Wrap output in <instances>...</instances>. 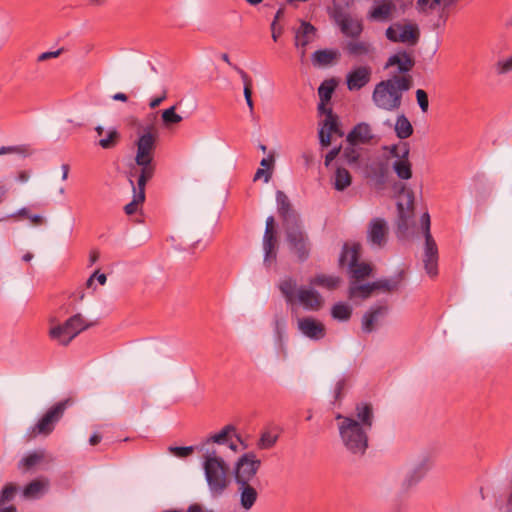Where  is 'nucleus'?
Listing matches in <instances>:
<instances>
[{"label":"nucleus","instance_id":"aec40b11","mask_svg":"<svg viewBox=\"0 0 512 512\" xmlns=\"http://www.w3.org/2000/svg\"><path fill=\"white\" fill-rule=\"evenodd\" d=\"M341 32L349 38L357 39L363 32V24L359 19L353 18L348 13H340L335 17Z\"/></svg>","mask_w":512,"mask_h":512},{"label":"nucleus","instance_id":"a18cd8bd","mask_svg":"<svg viewBox=\"0 0 512 512\" xmlns=\"http://www.w3.org/2000/svg\"><path fill=\"white\" fill-rule=\"evenodd\" d=\"M43 457V453L32 452L21 460L20 465L26 469H31L39 464L43 460Z\"/></svg>","mask_w":512,"mask_h":512},{"label":"nucleus","instance_id":"13d9d810","mask_svg":"<svg viewBox=\"0 0 512 512\" xmlns=\"http://www.w3.org/2000/svg\"><path fill=\"white\" fill-rule=\"evenodd\" d=\"M345 387H346L345 379H341L336 383L335 389H334V398L336 401L341 400V398L343 397V391H344Z\"/></svg>","mask_w":512,"mask_h":512},{"label":"nucleus","instance_id":"4be33fe9","mask_svg":"<svg viewBox=\"0 0 512 512\" xmlns=\"http://www.w3.org/2000/svg\"><path fill=\"white\" fill-rule=\"evenodd\" d=\"M235 436L238 441H241L240 436L236 434V428L234 425H226L224 426L221 431L218 433H215L213 435H210L205 442L202 445V450L204 449V446L210 443H216L219 445H228V447L233 450L237 451V444L231 441L232 437Z\"/></svg>","mask_w":512,"mask_h":512},{"label":"nucleus","instance_id":"39448f33","mask_svg":"<svg viewBox=\"0 0 512 512\" xmlns=\"http://www.w3.org/2000/svg\"><path fill=\"white\" fill-rule=\"evenodd\" d=\"M285 232V240L292 254L298 261L305 262L310 257L311 241L307 232L304 230L302 221L299 220L293 224L283 226Z\"/></svg>","mask_w":512,"mask_h":512},{"label":"nucleus","instance_id":"20e7f679","mask_svg":"<svg viewBox=\"0 0 512 512\" xmlns=\"http://www.w3.org/2000/svg\"><path fill=\"white\" fill-rule=\"evenodd\" d=\"M278 288L289 305H294L298 300L308 311H319L324 305L323 297L313 288L300 287L297 289V294H295L297 281L292 277L282 279Z\"/></svg>","mask_w":512,"mask_h":512},{"label":"nucleus","instance_id":"680f3d73","mask_svg":"<svg viewBox=\"0 0 512 512\" xmlns=\"http://www.w3.org/2000/svg\"><path fill=\"white\" fill-rule=\"evenodd\" d=\"M340 151H341V147H335L333 148L332 150H330L326 156H325V166L328 167L331 162L336 158L338 157V155L340 154Z\"/></svg>","mask_w":512,"mask_h":512},{"label":"nucleus","instance_id":"0e129e2a","mask_svg":"<svg viewBox=\"0 0 512 512\" xmlns=\"http://www.w3.org/2000/svg\"><path fill=\"white\" fill-rule=\"evenodd\" d=\"M271 175H272L271 171H268V170H264V169L259 168V169L256 171V173H255V175H254V179H253V180H254V181H257V180H259L260 178L264 177V182H266V183H267V182H269V180L271 179Z\"/></svg>","mask_w":512,"mask_h":512},{"label":"nucleus","instance_id":"c9c22d12","mask_svg":"<svg viewBox=\"0 0 512 512\" xmlns=\"http://www.w3.org/2000/svg\"><path fill=\"white\" fill-rule=\"evenodd\" d=\"M376 290L375 281L367 284L351 283L349 287V298L367 299L371 296L372 292Z\"/></svg>","mask_w":512,"mask_h":512},{"label":"nucleus","instance_id":"de8ad7c7","mask_svg":"<svg viewBox=\"0 0 512 512\" xmlns=\"http://www.w3.org/2000/svg\"><path fill=\"white\" fill-rule=\"evenodd\" d=\"M355 145H351L349 144V146H347L342 155H341V158L344 159V161L348 164H355L358 162V159L360 157V154L359 152L356 150V148L354 147Z\"/></svg>","mask_w":512,"mask_h":512},{"label":"nucleus","instance_id":"0eeeda50","mask_svg":"<svg viewBox=\"0 0 512 512\" xmlns=\"http://www.w3.org/2000/svg\"><path fill=\"white\" fill-rule=\"evenodd\" d=\"M72 404L73 400L71 398H66L54 404L44 413L38 422L30 428L29 435L31 437L50 435L54 431L56 424L63 417L66 409Z\"/></svg>","mask_w":512,"mask_h":512},{"label":"nucleus","instance_id":"4468645a","mask_svg":"<svg viewBox=\"0 0 512 512\" xmlns=\"http://www.w3.org/2000/svg\"><path fill=\"white\" fill-rule=\"evenodd\" d=\"M389 236L388 222L381 217L372 218L366 229L367 243L373 247L382 249L386 246Z\"/></svg>","mask_w":512,"mask_h":512},{"label":"nucleus","instance_id":"774afa93","mask_svg":"<svg viewBox=\"0 0 512 512\" xmlns=\"http://www.w3.org/2000/svg\"><path fill=\"white\" fill-rule=\"evenodd\" d=\"M186 512H213L212 510L204 509L202 505L198 503L191 504Z\"/></svg>","mask_w":512,"mask_h":512},{"label":"nucleus","instance_id":"f3484780","mask_svg":"<svg viewBox=\"0 0 512 512\" xmlns=\"http://www.w3.org/2000/svg\"><path fill=\"white\" fill-rule=\"evenodd\" d=\"M371 76L372 68L370 66H357L346 75L347 88L350 91H358L370 82Z\"/></svg>","mask_w":512,"mask_h":512},{"label":"nucleus","instance_id":"ddd939ff","mask_svg":"<svg viewBox=\"0 0 512 512\" xmlns=\"http://www.w3.org/2000/svg\"><path fill=\"white\" fill-rule=\"evenodd\" d=\"M277 230L275 227V220L273 216L266 219V227L263 235V265L270 268L277 260Z\"/></svg>","mask_w":512,"mask_h":512},{"label":"nucleus","instance_id":"052dcab7","mask_svg":"<svg viewBox=\"0 0 512 512\" xmlns=\"http://www.w3.org/2000/svg\"><path fill=\"white\" fill-rule=\"evenodd\" d=\"M459 0H432L430 4V9H435L438 5H442L443 9L448 8L454 4H456Z\"/></svg>","mask_w":512,"mask_h":512},{"label":"nucleus","instance_id":"a19ab883","mask_svg":"<svg viewBox=\"0 0 512 512\" xmlns=\"http://www.w3.org/2000/svg\"><path fill=\"white\" fill-rule=\"evenodd\" d=\"M176 106H172L162 111L161 118L162 122L166 127L180 123L183 118L181 115L175 112Z\"/></svg>","mask_w":512,"mask_h":512},{"label":"nucleus","instance_id":"37998d69","mask_svg":"<svg viewBox=\"0 0 512 512\" xmlns=\"http://www.w3.org/2000/svg\"><path fill=\"white\" fill-rule=\"evenodd\" d=\"M18 492V486L14 483H7L0 493V504L12 501Z\"/></svg>","mask_w":512,"mask_h":512},{"label":"nucleus","instance_id":"473e14b6","mask_svg":"<svg viewBox=\"0 0 512 512\" xmlns=\"http://www.w3.org/2000/svg\"><path fill=\"white\" fill-rule=\"evenodd\" d=\"M356 420L363 425L364 428L370 430L373 425L374 413L373 407L370 403L361 402L355 407Z\"/></svg>","mask_w":512,"mask_h":512},{"label":"nucleus","instance_id":"2f4dec72","mask_svg":"<svg viewBox=\"0 0 512 512\" xmlns=\"http://www.w3.org/2000/svg\"><path fill=\"white\" fill-rule=\"evenodd\" d=\"M405 279V271L400 270L396 275L391 278H383L375 281L376 290H383L387 293L398 291L402 282Z\"/></svg>","mask_w":512,"mask_h":512},{"label":"nucleus","instance_id":"8fccbe9b","mask_svg":"<svg viewBox=\"0 0 512 512\" xmlns=\"http://www.w3.org/2000/svg\"><path fill=\"white\" fill-rule=\"evenodd\" d=\"M168 451L178 458H186L193 453L194 447L193 446H184V447L170 446L168 448Z\"/></svg>","mask_w":512,"mask_h":512},{"label":"nucleus","instance_id":"cd10ccee","mask_svg":"<svg viewBox=\"0 0 512 512\" xmlns=\"http://www.w3.org/2000/svg\"><path fill=\"white\" fill-rule=\"evenodd\" d=\"M431 468V461L428 458L421 460L405 477L404 485L409 488L417 484Z\"/></svg>","mask_w":512,"mask_h":512},{"label":"nucleus","instance_id":"e2e57ef3","mask_svg":"<svg viewBox=\"0 0 512 512\" xmlns=\"http://www.w3.org/2000/svg\"><path fill=\"white\" fill-rule=\"evenodd\" d=\"M166 98H167V91L164 90L160 96L154 97L150 100L149 107L151 109L157 108Z\"/></svg>","mask_w":512,"mask_h":512},{"label":"nucleus","instance_id":"9d476101","mask_svg":"<svg viewBox=\"0 0 512 512\" xmlns=\"http://www.w3.org/2000/svg\"><path fill=\"white\" fill-rule=\"evenodd\" d=\"M386 38L393 43H403L415 46L420 39V30L417 24L395 22L385 31Z\"/></svg>","mask_w":512,"mask_h":512},{"label":"nucleus","instance_id":"393cba45","mask_svg":"<svg viewBox=\"0 0 512 512\" xmlns=\"http://www.w3.org/2000/svg\"><path fill=\"white\" fill-rule=\"evenodd\" d=\"M388 174L389 164L384 160L374 161L367 168L368 177L378 187H382L386 183Z\"/></svg>","mask_w":512,"mask_h":512},{"label":"nucleus","instance_id":"4c0bfd02","mask_svg":"<svg viewBox=\"0 0 512 512\" xmlns=\"http://www.w3.org/2000/svg\"><path fill=\"white\" fill-rule=\"evenodd\" d=\"M352 183V176L350 172L343 168V167H337L335 174H334V180H333V186L337 191H343L347 187H349Z\"/></svg>","mask_w":512,"mask_h":512},{"label":"nucleus","instance_id":"f03ea898","mask_svg":"<svg viewBox=\"0 0 512 512\" xmlns=\"http://www.w3.org/2000/svg\"><path fill=\"white\" fill-rule=\"evenodd\" d=\"M203 458L205 478L211 495L219 497L230 484L229 466L222 457L217 455L215 449H206Z\"/></svg>","mask_w":512,"mask_h":512},{"label":"nucleus","instance_id":"79ce46f5","mask_svg":"<svg viewBox=\"0 0 512 512\" xmlns=\"http://www.w3.org/2000/svg\"><path fill=\"white\" fill-rule=\"evenodd\" d=\"M129 182L133 190V200L127 205H125L124 211L127 215H132L137 211L138 205L143 203L145 199L139 198V191L136 189L134 181L132 179H129Z\"/></svg>","mask_w":512,"mask_h":512},{"label":"nucleus","instance_id":"49530a36","mask_svg":"<svg viewBox=\"0 0 512 512\" xmlns=\"http://www.w3.org/2000/svg\"><path fill=\"white\" fill-rule=\"evenodd\" d=\"M322 128L331 134L339 132L338 117L333 113V111H328V117H326Z\"/></svg>","mask_w":512,"mask_h":512},{"label":"nucleus","instance_id":"bb28decb","mask_svg":"<svg viewBox=\"0 0 512 512\" xmlns=\"http://www.w3.org/2000/svg\"><path fill=\"white\" fill-rule=\"evenodd\" d=\"M317 29L310 22L300 21V26L295 29V46L307 47L316 37Z\"/></svg>","mask_w":512,"mask_h":512},{"label":"nucleus","instance_id":"69168bd1","mask_svg":"<svg viewBox=\"0 0 512 512\" xmlns=\"http://www.w3.org/2000/svg\"><path fill=\"white\" fill-rule=\"evenodd\" d=\"M61 54V49L57 50V51H53V52H44L42 54H40L38 56V61L39 62H42V61H46L48 59H51V58H56L58 57L59 55Z\"/></svg>","mask_w":512,"mask_h":512},{"label":"nucleus","instance_id":"6e6d98bb","mask_svg":"<svg viewBox=\"0 0 512 512\" xmlns=\"http://www.w3.org/2000/svg\"><path fill=\"white\" fill-rule=\"evenodd\" d=\"M420 223H421V228H422L423 235H424V236H426V235H432V234H431V231H430V227H431V220H430V215H429V213H428V212H424V213L421 215Z\"/></svg>","mask_w":512,"mask_h":512},{"label":"nucleus","instance_id":"a211bd4d","mask_svg":"<svg viewBox=\"0 0 512 512\" xmlns=\"http://www.w3.org/2000/svg\"><path fill=\"white\" fill-rule=\"evenodd\" d=\"M424 246V267L430 277L438 275V247L432 235H426Z\"/></svg>","mask_w":512,"mask_h":512},{"label":"nucleus","instance_id":"7c9ffc66","mask_svg":"<svg viewBox=\"0 0 512 512\" xmlns=\"http://www.w3.org/2000/svg\"><path fill=\"white\" fill-rule=\"evenodd\" d=\"M340 54L334 49H320L315 51L311 56L312 64L316 67H325L333 64Z\"/></svg>","mask_w":512,"mask_h":512},{"label":"nucleus","instance_id":"1a4fd4ad","mask_svg":"<svg viewBox=\"0 0 512 512\" xmlns=\"http://www.w3.org/2000/svg\"><path fill=\"white\" fill-rule=\"evenodd\" d=\"M349 256V272L351 274V278L356 281H360L369 277L372 273V266L365 262H359L360 257V245L353 244L352 247H349L347 243L343 245L342 252L339 257V264L341 266L347 261V257Z\"/></svg>","mask_w":512,"mask_h":512},{"label":"nucleus","instance_id":"338daca9","mask_svg":"<svg viewBox=\"0 0 512 512\" xmlns=\"http://www.w3.org/2000/svg\"><path fill=\"white\" fill-rule=\"evenodd\" d=\"M270 28H271V32H272V34H271L272 39L275 42H277L280 35L282 34V27L277 28V24L275 23V21H272Z\"/></svg>","mask_w":512,"mask_h":512},{"label":"nucleus","instance_id":"f257e3e1","mask_svg":"<svg viewBox=\"0 0 512 512\" xmlns=\"http://www.w3.org/2000/svg\"><path fill=\"white\" fill-rule=\"evenodd\" d=\"M412 86V76H389L375 85L372 100L382 110L396 111L402 105L403 93L409 91Z\"/></svg>","mask_w":512,"mask_h":512},{"label":"nucleus","instance_id":"3c124183","mask_svg":"<svg viewBox=\"0 0 512 512\" xmlns=\"http://www.w3.org/2000/svg\"><path fill=\"white\" fill-rule=\"evenodd\" d=\"M8 153H19L24 156L29 155V149L26 145L21 146H2L0 147V155H5Z\"/></svg>","mask_w":512,"mask_h":512},{"label":"nucleus","instance_id":"bf43d9fd","mask_svg":"<svg viewBox=\"0 0 512 512\" xmlns=\"http://www.w3.org/2000/svg\"><path fill=\"white\" fill-rule=\"evenodd\" d=\"M319 141L321 146H329L331 144V133L325 131L324 128H321L319 131Z\"/></svg>","mask_w":512,"mask_h":512},{"label":"nucleus","instance_id":"6ab92c4d","mask_svg":"<svg viewBox=\"0 0 512 512\" xmlns=\"http://www.w3.org/2000/svg\"><path fill=\"white\" fill-rule=\"evenodd\" d=\"M298 329L311 340H321L326 335L325 325L313 317H302L298 319Z\"/></svg>","mask_w":512,"mask_h":512},{"label":"nucleus","instance_id":"864d4df0","mask_svg":"<svg viewBox=\"0 0 512 512\" xmlns=\"http://www.w3.org/2000/svg\"><path fill=\"white\" fill-rule=\"evenodd\" d=\"M416 100H417V103H418L421 111L423 113H426L429 108L428 94L424 90L418 89L416 91Z\"/></svg>","mask_w":512,"mask_h":512},{"label":"nucleus","instance_id":"ea45409f","mask_svg":"<svg viewBox=\"0 0 512 512\" xmlns=\"http://www.w3.org/2000/svg\"><path fill=\"white\" fill-rule=\"evenodd\" d=\"M121 141V134L116 128L107 131L106 136L99 140V146L103 149H113Z\"/></svg>","mask_w":512,"mask_h":512},{"label":"nucleus","instance_id":"603ef678","mask_svg":"<svg viewBox=\"0 0 512 512\" xmlns=\"http://www.w3.org/2000/svg\"><path fill=\"white\" fill-rule=\"evenodd\" d=\"M43 489V484L38 481L34 480L30 482L24 489V496L26 497H34L36 496L41 490Z\"/></svg>","mask_w":512,"mask_h":512},{"label":"nucleus","instance_id":"58836bf2","mask_svg":"<svg viewBox=\"0 0 512 512\" xmlns=\"http://www.w3.org/2000/svg\"><path fill=\"white\" fill-rule=\"evenodd\" d=\"M331 315L338 321H348L352 315V308L347 303L338 302L332 306Z\"/></svg>","mask_w":512,"mask_h":512},{"label":"nucleus","instance_id":"423d86ee","mask_svg":"<svg viewBox=\"0 0 512 512\" xmlns=\"http://www.w3.org/2000/svg\"><path fill=\"white\" fill-rule=\"evenodd\" d=\"M94 323H88L80 314H74L63 324L52 327L49 331L51 339L58 341L61 345L67 346L82 331L92 327Z\"/></svg>","mask_w":512,"mask_h":512},{"label":"nucleus","instance_id":"7ed1b4c3","mask_svg":"<svg viewBox=\"0 0 512 512\" xmlns=\"http://www.w3.org/2000/svg\"><path fill=\"white\" fill-rule=\"evenodd\" d=\"M336 419L340 420L338 429L339 435L345 448L354 455L362 456L368 448V435L363 427L354 417L337 414Z\"/></svg>","mask_w":512,"mask_h":512},{"label":"nucleus","instance_id":"6e6552de","mask_svg":"<svg viewBox=\"0 0 512 512\" xmlns=\"http://www.w3.org/2000/svg\"><path fill=\"white\" fill-rule=\"evenodd\" d=\"M414 211V192L402 185L397 202L396 234L398 238H404L409 230V220Z\"/></svg>","mask_w":512,"mask_h":512},{"label":"nucleus","instance_id":"412c9836","mask_svg":"<svg viewBox=\"0 0 512 512\" xmlns=\"http://www.w3.org/2000/svg\"><path fill=\"white\" fill-rule=\"evenodd\" d=\"M276 202L278 214L282 219L283 226L301 220L299 214L293 209L288 196L283 191L278 190L276 192Z\"/></svg>","mask_w":512,"mask_h":512},{"label":"nucleus","instance_id":"2eb2a0df","mask_svg":"<svg viewBox=\"0 0 512 512\" xmlns=\"http://www.w3.org/2000/svg\"><path fill=\"white\" fill-rule=\"evenodd\" d=\"M157 137V132L152 131V128L150 127H148L146 131L139 136L136 142V164H146L149 163V161H153V152L156 148Z\"/></svg>","mask_w":512,"mask_h":512},{"label":"nucleus","instance_id":"a878e982","mask_svg":"<svg viewBox=\"0 0 512 512\" xmlns=\"http://www.w3.org/2000/svg\"><path fill=\"white\" fill-rule=\"evenodd\" d=\"M373 139L369 124L362 122L357 124L347 135L346 140L351 145L366 144Z\"/></svg>","mask_w":512,"mask_h":512},{"label":"nucleus","instance_id":"c03bdc74","mask_svg":"<svg viewBox=\"0 0 512 512\" xmlns=\"http://www.w3.org/2000/svg\"><path fill=\"white\" fill-rule=\"evenodd\" d=\"M335 86L333 82H323L318 87V95L320 98V101L322 102H330L332 94L334 92Z\"/></svg>","mask_w":512,"mask_h":512},{"label":"nucleus","instance_id":"c756f323","mask_svg":"<svg viewBox=\"0 0 512 512\" xmlns=\"http://www.w3.org/2000/svg\"><path fill=\"white\" fill-rule=\"evenodd\" d=\"M345 51L352 57H364L371 56L375 49L373 45L367 41H348L345 45Z\"/></svg>","mask_w":512,"mask_h":512},{"label":"nucleus","instance_id":"5fc2aeb1","mask_svg":"<svg viewBox=\"0 0 512 512\" xmlns=\"http://www.w3.org/2000/svg\"><path fill=\"white\" fill-rule=\"evenodd\" d=\"M233 68L241 76V79H242L243 84H244V93H246V89H248L249 91H252V79L249 77V75L243 69L238 67L237 65H234Z\"/></svg>","mask_w":512,"mask_h":512},{"label":"nucleus","instance_id":"dca6fc26","mask_svg":"<svg viewBox=\"0 0 512 512\" xmlns=\"http://www.w3.org/2000/svg\"><path fill=\"white\" fill-rule=\"evenodd\" d=\"M389 306L387 303L373 305L362 317V330L364 333H371L376 329L379 321L388 315Z\"/></svg>","mask_w":512,"mask_h":512},{"label":"nucleus","instance_id":"09e8293b","mask_svg":"<svg viewBox=\"0 0 512 512\" xmlns=\"http://www.w3.org/2000/svg\"><path fill=\"white\" fill-rule=\"evenodd\" d=\"M277 439H278L277 435H274L268 431L264 432V433H262V435L259 439L258 446L261 449H269L275 445V443L277 442Z\"/></svg>","mask_w":512,"mask_h":512},{"label":"nucleus","instance_id":"5701e85b","mask_svg":"<svg viewBox=\"0 0 512 512\" xmlns=\"http://www.w3.org/2000/svg\"><path fill=\"white\" fill-rule=\"evenodd\" d=\"M400 159L393 163V169L397 176L402 180H408L412 177V166L409 161V144L407 142L401 143Z\"/></svg>","mask_w":512,"mask_h":512},{"label":"nucleus","instance_id":"4d7b16f0","mask_svg":"<svg viewBox=\"0 0 512 512\" xmlns=\"http://www.w3.org/2000/svg\"><path fill=\"white\" fill-rule=\"evenodd\" d=\"M509 71H512V58L497 63V72L499 74H505Z\"/></svg>","mask_w":512,"mask_h":512},{"label":"nucleus","instance_id":"f704fd0d","mask_svg":"<svg viewBox=\"0 0 512 512\" xmlns=\"http://www.w3.org/2000/svg\"><path fill=\"white\" fill-rule=\"evenodd\" d=\"M310 285L335 290L341 283V278L334 275L317 274L309 280Z\"/></svg>","mask_w":512,"mask_h":512},{"label":"nucleus","instance_id":"f8f14e48","mask_svg":"<svg viewBox=\"0 0 512 512\" xmlns=\"http://www.w3.org/2000/svg\"><path fill=\"white\" fill-rule=\"evenodd\" d=\"M261 461L252 452L243 454L236 462L234 477L237 485L250 483L257 474Z\"/></svg>","mask_w":512,"mask_h":512},{"label":"nucleus","instance_id":"72a5a7b5","mask_svg":"<svg viewBox=\"0 0 512 512\" xmlns=\"http://www.w3.org/2000/svg\"><path fill=\"white\" fill-rule=\"evenodd\" d=\"M238 490L240 492L241 506L246 510L251 509L258 498L256 489L250 483H246L244 485H238Z\"/></svg>","mask_w":512,"mask_h":512},{"label":"nucleus","instance_id":"9b49d317","mask_svg":"<svg viewBox=\"0 0 512 512\" xmlns=\"http://www.w3.org/2000/svg\"><path fill=\"white\" fill-rule=\"evenodd\" d=\"M415 64L416 60L412 51L398 49L388 57L384 69H394L390 72V76H411L409 73L413 70Z\"/></svg>","mask_w":512,"mask_h":512},{"label":"nucleus","instance_id":"c85d7f7f","mask_svg":"<svg viewBox=\"0 0 512 512\" xmlns=\"http://www.w3.org/2000/svg\"><path fill=\"white\" fill-rule=\"evenodd\" d=\"M137 165L140 167V173L137 179L136 189L139 191V198L145 199L146 184L154 176L156 167L154 161H149V163H142Z\"/></svg>","mask_w":512,"mask_h":512},{"label":"nucleus","instance_id":"e433bc0d","mask_svg":"<svg viewBox=\"0 0 512 512\" xmlns=\"http://www.w3.org/2000/svg\"><path fill=\"white\" fill-rule=\"evenodd\" d=\"M413 130L411 122L404 114L397 116L394 131L399 139L404 140L409 138L413 134Z\"/></svg>","mask_w":512,"mask_h":512},{"label":"nucleus","instance_id":"b1692460","mask_svg":"<svg viewBox=\"0 0 512 512\" xmlns=\"http://www.w3.org/2000/svg\"><path fill=\"white\" fill-rule=\"evenodd\" d=\"M395 10L396 6L391 0H381L376 2L371 8L368 17L374 21H388L392 18Z\"/></svg>","mask_w":512,"mask_h":512}]
</instances>
